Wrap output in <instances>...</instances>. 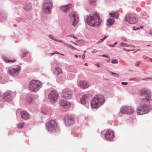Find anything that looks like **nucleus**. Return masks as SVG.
Here are the masks:
<instances>
[{
	"label": "nucleus",
	"mask_w": 152,
	"mask_h": 152,
	"mask_svg": "<svg viewBox=\"0 0 152 152\" xmlns=\"http://www.w3.org/2000/svg\"><path fill=\"white\" fill-rule=\"evenodd\" d=\"M72 16L74 19L72 23V25L74 26H75L79 21L78 16L76 13H73L72 14Z\"/></svg>",
	"instance_id": "obj_16"
},
{
	"label": "nucleus",
	"mask_w": 152,
	"mask_h": 152,
	"mask_svg": "<svg viewBox=\"0 0 152 152\" xmlns=\"http://www.w3.org/2000/svg\"><path fill=\"white\" fill-rule=\"evenodd\" d=\"M140 28H143V26H140Z\"/></svg>",
	"instance_id": "obj_52"
},
{
	"label": "nucleus",
	"mask_w": 152,
	"mask_h": 152,
	"mask_svg": "<svg viewBox=\"0 0 152 152\" xmlns=\"http://www.w3.org/2000/svg\"><path fill=\"white\" fill-rule=\"evenodd\" d=\"M149 33H150L151 34H152V32H150Z\"/></svg>",
	"instance_id": "obj_55"
},
{
	"label": "nucleus",
	"mask_w": 152,
	"mask_h": 152,
	"mask_svg": "<svg viewBox=\"0 0 152 152\" xmlns=\"http://www.w3.org/2000/svg\"><path fill=\"white\" fill-rule=\"evenodd\" d=\"M78 86L81 88L86 89L90 86L89 83L86 80H80L78 83Z\"/></svg>",
	"instance_id": "obj_12"
},
{
	"label": "nucleus",
	"mask_w": 152,
	"mask_h": 152,
	"mask_svg": "<svg viewBox=\"0 0 152 152\" xmlns=\"http://www.w3.org/2000/svg\"><path fill=\"white\" fill-rule=\"evenodd\" d=\"M89 96L88 94H85L82 96L80 101L82 104H85L86 103Z\"/></svg>",
	"instance_id": "obj_20"
},
{
	"label": "nucleus",
	"mask_w": 152,
	"mask_h": 152,
	"mask_svg": "<svg viewBox=\"0 0 152 152\" xmlns=\"http://www.w3.org/2000/svg\"><path fill=\"white\" fill-rule=\"evenodd\" d=\"M59 53L57 51H55L53 53H50V54L52 55H53L55 54H59Z\"/></svg>",
	"instance_id": "obj_32"
},
{
	"label": "nucleus",
	"mask_w": 152,
	"mask_h": 152,
	"mask_svg": "<svg viewBox=\"0 0 152 152\" xmlns=\"http://www.w3.org/2000/svg\"><path fill=\"white\" fill-rule=\"evenodd\" d=\"M1 77L0 76V80L1 79Z\"/></svg>",
	"instance_id": "obj_59"
},
{
	"label": "nucleus",
	"mask_w": 152,
	"mask_h": 152,
	"mask_svg": "<svg viewBox=\"0 0 152 152\" xmlns=\"http://www.w3.org/2000/svg\"><path fill=\"white\" fill-rule=\"evenodd\" d=\"M59 54H61V55H63H63H63V54H61V53H59Z\"/></svg>",
	"instance_id": "obj_58"
},
{
	"label": "nucleus",
	"mask_w": 152,
	"mask_h": 152,
	"mask_svg": "<svg viewBox=\"0 0 152 152\" xmlns=\"http://www.w3.org/2000/svg\"><path fill=\"white\" fill-rule=\"evenodd\" d=\"M72 42L74 44V45H77V44L76 43L74 42Z\"/></svg>",
	"instance_id": "obj_48"
},
{
	"label": "nucleus",
	"mask_w": 152,
	"mask_h": 152,
	"mask_svg": "<svg viewBox=\"0 0 152 152\" xmlns=\"http://www.w3.org/2000/svg\"><path fill=\"white\" fill-rule=\"evenodd\" d=\"M126 21L129 23L133 24L137 22L138 20L137 18H136L134 14H129L125 17Z\"/></svg>",
	"instance_id": "obj_8"
},
{
	"label": "nucleus",
	"mask_w": 152,
	"mask_h": 152,
	"mask_svg": "<svg viewBox=\"0 0 152 152\" xmlns=\"http://www.w3.org/2000/svg\"><path fill=\"white\" fill-rule=\"evenodd\" d=\"M85 66H87L88 65V64H87V63H85Z\"/></svg>",
	"instance_id": "obj_51"
},
{
	"label": "nucleus",
	"mask_w": 152,
	"mask_h": 152,
	"mask_svg": "<svg viewBox=\"0 0 152 152\" xmlns=\"http://www.w3.org/2000/svg\"><path fill=\"white\" fill-rule=\"evenodd\" d=\"M115 22L114 19L112 18H109L106 21V26L109 27L111 26Z\"/></svg>",
	"instance_id": "obj_21"
},
{
	"label": "nucleus",
	"mask_w": 152,
	"mask_h": 152,
	"mask_svg": "<svg viewBox=\"0 0 152 152\" xmlns=\"http://www.w3.org/2000/svg\"><path fill=\"white\" fill-rule=\"evenodd\" d=\"M65 123L67 126L72 124L74 123V118L71 115H66L65 117Z\"/></svg>",
	"instance_id": "obj_10"
},
{
	"label": "nucleus",
	"mask_w": 152,
	"mask_h": 152,
	"mask_svg": "<svg viewBox=\"0 0 152 152\" xmlns=\"http://www.w3.org/2000/svg\"><path fill=\"white\" fill-rule=\"evenodd\" d=\"M123 50H125V51H127L128 52H129V51H133L134 50V49H126L125 48H124L123 49Z\"/></svg>",
	"instance_id": "obj_29"
},
{
	"label": "nucleus",
	"mask_w": 152,
	"mask_h": 152,
	"mask_svg": "<svg viewBox=\"0 0 152 152\" xmlns=\"http://www.w3.org/2000/svg\"><path fill=\"white\" fill-rule=\"evenodd\" d=\"M109 46L110 47H114L115 46L114 45H109Z\"/></svg>",
	"instance_id": "obj_41"
},
{
	"label": "nucleus",
	"mask_w": 152,
	"mask_h": 152,
	"mask_svg": "<svg viewBox=\"0 0 152 152\" xmlns=\"http://www.w3.org/2000/svg\"><path fill=\"white\" fill-rule=\"evenodd\" d=\"M147 46H150V45H147Z\"/></svg>",
	"instance_id": "obj_54"
},
{
	"label": "nucleus",
	"mask_w": 152,
	"mask_h": 152,
	"mask_svg": "<svg viewBox=\"0 0 152 152\" xmlns=\"http://www.w3.org/2000/svg\"><path fill=\"white\" fill-rule=\"evenodd\" d=\"M63 96L66 98L69 99L70 98L72 94L70 90H64L63 92Z\"/></svg>",
	"instance_id": "obj_15"
},
{
	"label": "nucleus",
	"mask_w": 152,
	"mask_h": 152,
	"mask_svg": "<svg viewBox=\"0 0 152 152\" xmlns=\"http://www.w3.org/2000/svg\"><path fill=\"white\" fill-rule=\"evenodd\" d=\"M69 36L72 37L73 38L75 39H77V38L73 34H71Z\"/></svg>",
	"instance_id": "obj_30"
},
{
	"label": "nucleus",
	"mask_w": 152,
	"mask_h": 152,
	"mask_svg": "<svg viewBox=\"0 0 152 152\" xmlns=\"http://www.w3.org/2000/svg\"><path fill=\"white\" fill-rule=\"evenodd\" d=\"M21 118L25 120H27L29 118V115L28 113L25 111L21 112Z\"/></svg>",
	"instance_id": "obj_19"
},
{
	"label": "nucleus",
	"mask_w": 152,
	"mask_h": 152,
	"mask_svg": "<svg viewBox=\"0 0 152 152\" xmlns=\"http://www.w3.org/2000/svg\"><path fill=\"white\" fill-rule=\"evenodd\" d=\"M25 53H24L23 54V57H24L25 56Z\"/></svg>",
	"instance_id": "obj_56"
},
{
	"label": "nucleus",
	"mask_w": 152,
	"mask_h": 152,
	"mask_svg": "<svg viewBox=\"0 0 152 152\" xmlns=\"http://www.w3.org/2000/svg\"><path fill=\"white\" fill-rule=\"evenodd\" d=\"M121 39L122 40V41H127L126 39L124 38H122Z\"/></svg>",
	"instance_id": "obj_38"
},
{
	"label": "nucleus",
	"mask_w": 152,
	"mask_h": 152,
	"mask_svg": "<svg viewBox=\"0 0 152 152\" xmlns=\"http://www.w3.org/2000/svg\"><path fill=\"white\" fill-rule=\"evenodd\" d=\"M139 29V28H138V27L136 29V30H138V29Z\"/></svg>",
	"instance_id": "obj_53"
},
{
	"label": "nucleus",
	"mask_w": 152,
	"mask_h": 152,
	"mask_svg": "<svg viewBox=\"0 0 152 152\" xmlns=\"http://www.w3.org/2000/svg\"><path fill=\"white\" fill-rule=\"evenodd\" d=\"M151 61H152V59H151Z\"/></svg>",
	"instance_id": "obj_61"
},
{
	"label": "nucleus",
	"mask_w": 152,
	"mask_h": 152,
	"mask_svg": "<svg viewBox=\"0 0 152 152\" xmlns=\"http://www.w3.org/2000/svg\"><path fill=\"white\" fill-rule=\"evenodd\" d=\"M75 57H76V58H77L78 57V56L77 55H75Z\"/></svg>",
	"instance_id": "obj_49"
},
{
	"label": "nucleus",
	"mask_w": 152,
	"mask_h": 152,
	"mask_svg": "<svg viewBox=\"0 0 152 152\" xmlns=\"http://www.w3.org/2000/svg\"><path fill=\"white\" fill-rule=\"evenodd\" d=\"M120 46L122 47H127L131 48H134L135 47L134 45H128L124 42H121L120 44Z\"/></svg>",
	"instance_id": "obj_23"
},
{
	"label": "nucleus",
	"mask_w": 152,
	"mask_h": 152,
	"mask_svg": "<svg viewBox=\"0 0 152 152\" xmlns=\"http://www.w3.org/2000/svg\"><path fill=\"white\" fill-rule=\"evenodd\" d=\"M24 124L25 123L24 122L19 123L17 125V127L18 129L22 128L23 127Z\"/></svg>",
	"instance_id": "obj_24"
},
{
	"label": "nucleus",
	"mask_w": 152,
	"mask_h": 152,
	"mask_svg": "<svg viewBox=\"0 0 152 152\" xmlns=\"http://www.w3.org/2000/svg\"><path fill=\"white\" fill-rule=\"evenodd\" d=\"M64 45L70 48L71 49L75 50H77V49L75 47H74L73 46H72L71 45H69L68 44H65Z\"/></svg>",
	"instance_id": "obj_25"
},
{
	"label": "nucleus",
	"mask_w": 152,
	"mask_h": 152,
	"mask_svg": "<svg viewBox=\"0 0 152 152\" xmlns=\"http://www.w3.org/2000/svg\"><path fill=\"white\" fill-rule=\"evenodd\" d=\"M79 57H81V56H80V55H79Z\"/></svg>",
	"instance_id": "obj_60"
},
{
	"label": "nucleus",
	"mask_w": 152,
	"mask_h": 152,
	"mask_svg": "<svg viewBox=\"0 0 152 152\" xmlns=\"http://www.w3.org/2000/svg\"><path fill=\"white\" fill-rule=\"evenodd\" d=\"M100 56H102V57H107V58H109V57L107 55H100Z\"/></svg>",
	"instance_id": "obj_35"
},
{
	"label": "nucleus",
	"mask_w": 152,
	"mask_h": 152,
	"mask_svg": "<svg viewBox=\"0 0 152 152\" xmlns=\"http://www.w3.org/2000/svg\"><path fill=\"white\" fill-rule=\"evenodd\" d=\"M57 42H59L61 43H63V42L62 40H58V41H57Z\"/></svg>",
	"instance_id": "obj_39"
},
{
	"label": "nucleus",
	"mask_w": 152,
	"mask_h": 152,
	"mask_svg": "<svg viewBox=\"0 0 152 152\" xmlns=\"http://www.w3.org/2000/svg\"><path fill=\"white\" fill-rule=\"evenodd\" d=\"M136 28H135V27H133V29L134 30H136Z\"/></svg>",
	"instance_id": "obj_47"
},
{
	"label": "nucleus",
	"mask_w": 152,
	"mask_h": 152,
	"mask_svg": "<svg viewBox=\"0 0 152 152\" xmlns=\"http://www.w3.org/2000/svg\"><path fill=\"white\" fill-rule=\"evenodd\" d=\"M107 37L106 36H105L103 39H102L103 40L106 39Z\"/></svg>",
	"instance_id": "obj_40"
},
{
	"label": "nucleus",
	"mask_w": 152,
	"mask_h": 152,
	"mask_svg": "<svg viewBox=\"0 0 152 152\" xmlns=\"http://www.w3.org/2000/svg\"><path fill=\"white\" fill-rule=\"evenodd\" d=\"M103 41V40L102 39H101L99 41H98V42H97V44H99V43H101Z\"/></svg>",
	"instance_id": "obj_33"
},
{
	"label": "nucleus",
	"mask_w": 152,
	"mask_h": 152,
	"mask_svg": "<svg viewBox=\"0 0 152 152\" xmlns=\"http://www.w3.org/2000/svg\"><path fill=\"white\" fill-rule=\"evenodd\" d=\"M96 50H93V53H96Z\"/></svg>",
	"instance_id": "obj_45"
},
{
	"label": "nucleus",
	"mask_w": 152,
	"mask_h": 152,
	"mask_svg": "<svg viewBox=\"0 0 152 152\" xmlns=\"http://www.w3.org/2000/svg\"><path fill=\"white\" fill-rule=\"evenodd\" d=\"M106 61L107 62H109L110 61V59H106Z\"/></svg>",
	"instance_id": "obj_43"
},
{
	"label": "nucleus",
	"mask_w": 152,
	"mask_h": 152,
	"mask_svg": "<svg viewBox=\"0 0 152 152\" xmlns=\"http://www.w3.org/2000/svg\"><path fill=\"white\" fill-rule=\"evenodd\" d=\"M102 22L98 13H95L88 17L87 23L90 26L99 25Z\"/></svg>",
	"instance_id": "obj_2"
},
{
	"label": "nucleus",
	"mask_w": 152,
	"mask_h": 152,
	"mask_svg": "<svg viewBox=\"0 0 152 152\" xmlns=\"http://www.w3.org/2000/svg\"><path fill=\"white\" fill-rule=\"evenodd\" d=\"M41 86V83L37 80H32L29 83V89L31 91L36 92L37 91Z\"/></svg>",
	"instance_id": "obj_4"
},
{
	"label": "nucleus",
	"mask_w": 152,
	"mask_h": 152,
	"mask_svg": "<svg viewBox=\"0 0 152 152\" xmlns=\"http://www.w3.org/2000/svg\"><path fill=\"white\" fill-rule=\"evenodd\" d=\"M111 63L112 64H117L118 63V61L117 60L115 59L111 61Z\"/></svg>",
	"instance_id": "obj_28"
},
{
	"label": "nucleus",
	"mask_w": 152,
	"mask_h": 152,
	"mask_svg": "<svg viewBox=\"0 0 152 152\" xmlns=\"http://www.w3.org/2000/svg\"><path fill=\"white\" fill-rule=\"evenodd\" d=\"M52 7V3L50 0H45L43 6V11L45 13L50 14Z\"/></svg>",
	"instance_id": "obj_5"
},
{
	"label": "nucleus",
	"mask_w": 152,
	"mask_h": 152,
	"mask_svg": "<svg viewBox=\"0 0 152 152\" xmlns=\"http://www.w3.org/2000/svg\"><path fill=\"white\" fill-rule=\"evenodd\" d=\"M20 67H19L17 69L12 68L9 70V73L12 75H17L19 72Z\"/></svg>",
	"instance_id": "obj_18"
},
{
	"label": "nucleus",
	"mask_w": 152,
	"mask_h": 152,
	"mask_svg": "<svg viewBox=\"0 0 152 152\" xmlns=\"http://www.w3.org/2000/svg\"><path fill=\"white\" fill-rule=\"evenodd\" d=\"M59 104L61 107V108L64 110L69 108L70 106L69 102L63 99H61L60 100L59 102Z\"/></svg>",
	"instance_id": "obj_11"
},
{
	"label": "nucleus",
	"mask_w": 152,
	"mask_h": 152,
	"mask_svg": "<svg viewBox=\"0 0 152 152\" xmlns=\"http://www.w3.org/2000/svg\"><path fill=\"white\" fill-rule=\"evenodd\" d=\"M47 129L50 132H54L57 127V124L54 120H51L46 124Z\"/></svg>",
	"instance_id": "obj_6"
},
{
	"label": "nucleus",
	"mask_w": 152,
	"mask_h": 152,
	"mask_svg": "<svg viewBox=\"0 0 152 152\" xmlns=\"http://www.w3.org/2000/svg\"><path fill=\"white\" fill-rule=\"evenodd\" d=\"M58 97V92L55 90L52 91L48 95V98L50 101L53 103L56 102Z\"/></svg>",
	"instance_id": "obj_7"
},
{
	"label": "nucleus",
	"mask_w": 152,
	"mask_h": 152,
	"mask_svg": "<svg viewBox=\"0 0 152 152\" xmlns=\"http://www.w3.org/2000/svg\"><path fill=\"white\" fill-rule=\"evenodd\" d=\"M117 42H115V43L114 44H113V45H114V46H115V45L117 44Z\"/></svg>",
	"instance_id": "obj_46"
},
{
	"label": "nucleus",
	"mask_w": 152,
	"mask_h": 152,
	"mask_svg": "<svg viewBox=\"0 0 152 152\" xmlns=\"http://www.w3.org/2000/svg\"><path fill=\"white\" fill-rule=\"evenodd\" d=\"M56 70L58 72V75L60 73H62V70L60 68H56Z\"/></svg>",
	"instance_id": "obj_27"
},
{
	"label": "nucleus",
	"mask_w": 152,
	"mask_h": 152,
	"mask_svg": "<svg viewBox=\"0 0 152 152\" xmlns=\"http://www.w3.org/2000/svg\"><path fill=\"white\" fill-rule=\"evenodd\" d=\"M121 84L122 85H126L128 83L127 82H122L121 83Z\"/></svg>",
	"instance_id": "obj_31"
},
{
	"label": "nucleus",
	"mask_w": 152,
	"mask_h": 152,
	"mask_svg": "<svg viewBox=\"0 0 152 152\" xmlns=\"http://www.w3.org/2000/svg\"><path fill=\"white\" fill-rule=\"evenodd\" d=\"M110 73L111 74H113V75L115 74V76H118V75L116 73H114V72H111Z\"/></svg>",
	"instance_id": "obj_36"
},
{
	"label": "nucleus",
	"mask_w": 152,
	"mask_h": 152,
	"mask_svg": "<svg viewBox=\"0 0 152 152\" xmlns=\"http://www.w3.org/2000/svg\"><path fill=\"white\" fill-rule=\"evenodd\" d=\"M14 26H16V25H15V24H14Z\"/></svg>",
	"instance_id": "obj_57"
},
{
	"label": "nucleus",
	"mask_w": 152,
	"mask_h": 152,
	"mask_svg": "<svg viewBox=\"0 0 152 152\" xmlns=\"http://www.w3.org/2000/svg\"><path fill=\"white\" fill-rule=\"evenodd\" d=\"M72 7V5L71 4L68 5H66L65 6H62L61 7V10L62 12H67L69 11L70 8Z\"/></svg>",
	"instance_id": "obj_17"
},
{
	"label": "nucleus",
	"mask_w": 152,
	"mask_h": 152,
	"mask_svg": "<svg viewBox=\"0 0 152 152\" xmlns=\"http://www.w3.org/2000/svg\"><path fill=\"white\" fill-rule=\"evenodd\" d=\"M141 63V62L140 61H139L137 62V64H136V66H139V65Z\"/></svg>",
	"instance_id": "obj_34"
},
{
	"label": "nucleus",
	"mask_w": 152,
	"mask_h": 152,
	"mask_svg": "<svg viewBox=\"0 0 152 152\" xmlns=\"http://www.w3.org/2000/svg\"><path fill=\"white\" fill-rule=\"evenodd\" d=\"M104 103V100L102 96L97 95L93 98L91 103V107L92 108L97 109Z\"/></svg>",
	"instance_id": "obj_3"
},
{
	"label": "nucleus",
	"mask_w": 152,
	"mask_h": 152,
	"mask_svg": "<svg viewBox=\"0 0 152 152\" xmlns=\"http://www.w3.org/2000/svg\"><path fill=\"white\" fill-rule=\"evenodd\" d=\"M109 15L111 17L115 18L116 19H118V18L119 14L118 12H115L113 13H110Z\"/></svg>",
	"instance_id": "obj_22"
},
{
	"label": "nucleus",
	"mask_w": 152,
	"mask_h": 152,
	"mask_svg": "<svg viewBox=\"0 0 152 152\" xmlns=\"http://www.w3.org/2000/svg\"><path fill=\"white\" fill-rule=\"evenodd\" d=\"M134 112V108L131 106H124L121 108V113L129 115L132 114Z\"/></svg>",
	"instance_id": "obj_9"
},
{
	"label": "nucleus",
	"mask_w": 152,
	"mask_h": 152,
	"mask_svg": "<svg viewBox=\"0 0 152 152\" xmlns=\"http://www.w3.org/2000/svg\"><path fill=\"white\" fill-rule=\"evenodd\" d=\"M105 137L108 140H112L114 137V133L112 131L108 130L106 132Z\"/></svg>",
	"instance_id": "obj_13"
},
{
	"label": "nucleus",
	"mask_w": 152,
	"mask_h": 152,
	"mask_svg": "<svg viewBox=\"0 0 152 152\" xmlns=\"http://www.w3.org/2000/svg\"><path fill=\"white\" fill-rule=\"evenodd\" d=\"M140 94L142 98L140 103V106L137 109V112L139 115H142L148 112L151 98V94L149 91L145 90L140 91Z\"/></svg>",
	"instance_id": "obj_1"
},
{
	"label": "nucleus",
	"mask_w": 152,
	"mask_h": 152,
	"mask_svg": "<svg viewBox=\"0 0 152 152\" xmlns=\"http://www.w3.org/2000/svg\"><path fill=\"white\" fill-rule=\"evenodd\" d=\"M4 99L7 102H9L11 100V95L9 92H5L3 95Z\"/></svg>",
	"instance_id": "obj_14"
},
{
	"label": "nucleus",
	"mask_w": 152,
	"mask_h": 152,
	"mask_svg": "<svg viewBox=\"0 0 152 152\" xmlns=\"http://www.w3.org/2000/svg\"><path fill=\"white\" fill-rule=\"evenodd\" d=\"M49 37H50V38H51V39H53H53H54V37H53V36H52V35H49Z\"/></svg>",
	"instance_id": "obj_37"
},
{
	"label": "nucleus",
	"mask_w": 152,
	"mask_h": 152,
	"mask_svg": "<svg viewBox=\"0 0 152 152\" xmlns=\"http://www.w3.org/2000/svg\"><path fill=\"white\" fill-rule=\"evenodd\" d=\"M82 58L83 59H84L85 58V56L84 55H84H83L82 56Z\"/></svg>",
	"instance_id": "obj_44"
},
{
	"label": "nucleus",
	"mask_w": 152,
	"mask_h": 152,
	"mask_svg": "<svg viewBox=\"0 0 152 152\" xmlns=\"http://www.w3.org/2000/svg\"><path fill=\"white\" fill-rule=\"evenodd\" d=\"M96 65L98 67H99L100 66L98 64H96Z\"/></svg>",
	"instance_id": "obj_42"
},
{
	"label": "nucleus",
	"mask_w": 152,
	"mask_h": 152,
	"mask_svg": "<svg viewBox=\"0 0 152 152\" xmlns=\"http://www.w3.org/2000/svg\"><path fill=\"white\" fill-rule=\"evenodd\" d=\"M53 40L57 42V41H58V40L56 39H54Z\"/></svg>",
	"instance_id": "obj_50"
},
{
	"label": "nucleus",
	"mask_w": 152,
	"mask_h": 152,
	"mask_svg": "<svg viewBox=\"0 0 152 152\" xmlns=\"http://www.w3.org/2000/svg\"><path fill=\"white\" fill-rule=\"evenodd\" d=\"M4 60L7 62H12L13 63L16 61V60L15 59H14L13 60H9L7 58H4Z\"/></svg>",
	"instance_id": "obj_26"
}]
</instances>
